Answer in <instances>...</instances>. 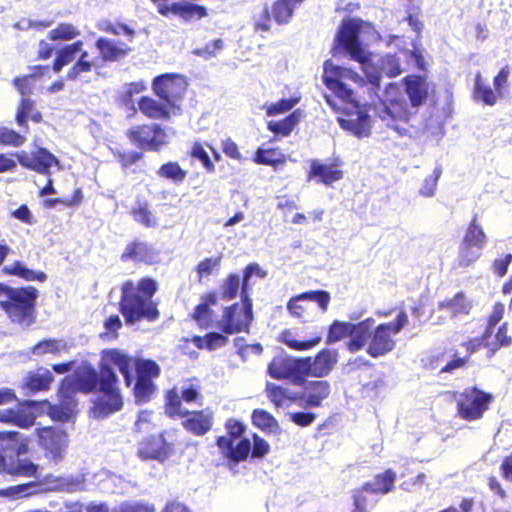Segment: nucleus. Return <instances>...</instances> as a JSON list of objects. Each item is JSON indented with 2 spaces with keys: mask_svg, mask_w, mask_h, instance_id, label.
I'll use <instances>...</instances> for the list:
<instances>
[{
  "mask_svg": "<svg viewBox=\"0 0 512 512\" xmlns=\"http://www.w3.org/2000/svg\"><path fill=\"white\" fill-rule=\"evenodd\" d=\"M311 174L313 176H318L321 179V182L325 185H330L335 181H338L342 178L343 173L341 170L333 169L330 166L313 162L311 165Z\"/></svg>",
  "mask_w": 512,
  "mask_h": 512,
  "instance_id": "40",
  "label": "nucleus"
},
{
  "mask_svg": "<svg viewBox=\"0 0 512 512\" xmlns=\"http://www.w3.org/2000/svg\"><path fill=\"white\" fill-rule=\"evenodd\" d=\"M461 242L480 250H483L486 246L487 236L483 230V227L478 223L476 215H474L468 227L466 228Z\"/></svg>",
  "mask_w": 512,
  "mask_h": 512,
  "instance_id": "29",
  "label": "nucleus"
},
{
  "mask_svg": "<svg viewBox=\"0 0 512 512\" xmlns=\"http://www.w3.org/2000/svg\"><path fill=\"white\" fill-rule=\"evenodd\" d=\"M284 155L274 149L259 148L254 157V162L257 164L276 166L284 163Z\"/></svg>",
  "mask_w": 512,
  "mask_h": 512,
  "instance_id": "44",
  "label": "nucleus"
},
{
  "mask_svg": "<svg viewBox=\"0 0 512 512\" xmlns=\"http://www.w3.org/2000/svg\"><path fill=\"white\" fill-rule=\"evenodd\" d=\"M157 9L163 16L173 14L186 21L194 18L200 19L207 14L204 7L192 3H172L168 5L165 2H160L157 5Z\"/></svg>",
  "mask_w": 512,
  "mask_h": 512,
  "instance_id": "21",
  "label": "nucleus"
},
{
  "mask_svg": "<svg viewBox=\"0 0 512 512\" xmlns=\"http://www.w3.org/2000/svg\"><path fill=\"white\" fill-rule=\"evenodd\" d=\"M439 308L441 310H447L452 317H456L462 314L468 315L472 304L462 292H459L452 299L442 301L439 304Z\"/></svg>",
  "mask_w": 512,
  "mask_h": 512,
  "instance_id": "31",
  "label": "nucleus"
},
{
  "mask_svg": "<svg viewBox=\"0 0 512 512\" xmlns=\"http://www.w3.org/2000/svg\"><path fill=\"white\" fill-rule=\"evenodd\" d=\"M83 42L76 41L70 45H67L63 49L59 50L57 53V57L54 61L53 70L58 73L60 70L67 64L71 63L76 54L82 51Z\"/></svg>",
  "mask_w": 512,
  "mask_h": 512,
  "instance_id": "37",
  "label": "nucleus"
},
{
  "mask_svg": "<svg viewBox=\"0 0 512 512\" xmlns=\"http://www.w3.org/2000/svg\"><path fill=\"white\" fill-rule=\"evenodd\" d=\"M158 174L161 177L173 179L175 181H182L186 176V173L176 162H169L162 165L158 171Z\"/></svg>",
  "mask_w": 512,
  "mask_h": 512,
  "instance_id": "55",
  "label": "nucleus"
},
{
  "mask_svg": "<svg viewBox=\"0 0 512 512\" xmlns=\"http://www.w3.org/2000/svg\"><path fill=\"white\" fill-rule=\"evenodd\" d=\"M138 105L140 111L150 118H169L170 112L167 110V107L163 104L158 103L156 100L152 98L142 97Z\"/></svg>",
  "mask_w": 512,
  "mask_h": 512,
  "instance_id": "36",
  "label": "nucleus"
},
{
  "mask_svg": "<svg viewBox=\"0 0 512 512\" xmlns=\"http://www.w3.org/2000/svg\"><path fill=\"white\" fill-rule=\"evenodd\" d=\"M88 52L83 51L79 60L73 65V67L69 70L67 77L70 80L76 79L83 72H89L92 68V63L87 60Z\"/></svg>",
  "mask_w": 512,
  "mask_h": 512,
  "instance_id": "56",
  "label": "nucleus"
},
{
  "mask_svg": "<svg viewBox=\"0 0 512 512\" xmlns=\"http://www.w3.org/2000/svg\"><path fill=\"white\" fill-rule=\"evenodd\" d=\"M496 343L491 345L487 340H484L486 343L485 345L487 347H490L491 354L495 353L496 350H498L500 347H507L510 346L512 343V338L507 335V323H504L497 331L496 336Z\"/></svg>",
  "mask_w": 512,
  "mask_h": 512,
  "instance_id": "58",
  "label": "nucleus"
},
{
  "mask_svg": "<svg viewBox=\"0 0 512 512\" xmlns=\"http://www.w3.org/2000/svg\"><path fill=\"white\" fill-rule=\"evenodd\" d=\"M73 409L70 405H53L49 408V416L60 422H67L71 419Z\"/></svg>",
  "mask_w": 512,
  "mask_h": 512,
  "instance_id": "64",
  "label": "nucleus"
},
{
  "mask_svg": "<svg viewBox=\"0 0 512 512\" xmlns=\"http://www.w3.org/2000/svg\"><path fill=\"white\" fill-rule=\"evenodd\" d=\"M128 136L139 148L152 151H158L168 143L166 132L158 124L134 127Z\"/></svg>",
  "mask_w": 512,
  "mask_h": 512,
  "instance_id": "14",
  "label": "nucleus"
},
{
  "mask_svg": "<svg viewBox=\"0 0 512 512\" xmlns=\"http://www.w3.org/2000/svg\"><path fill=\"white\" fill-rule=\"evenodd\" d=\"M442 174V168L440 165H437L434 170L433 174L425 177L421 188L419 189L418 193L420 196L431 198L435 195L438 180Z\"/></svg>",
  "mask_w": 512,
  "mask_h": 512,
  "instance_id": "46",
  "label": "nucleus"
},
{
  "mask_svg": "<svg viewBox=\"0 0 512 512\" xmlns=\"http://www.w3.org/2000/svg\"><path fill=\"white\" fill-rule=\"evenodd\" d=\"M390 325L380 324L372 332L367 353L378 358L392 351L396 345L395 340L391 337L392 331Z\"/></svg>",
  "mask_w": 512,
  "mask_h": 512,
  "instance_id": "17",
  "label": "nucleus"
},
{
  "mask_svg": "<svg viewBox=\"0 0 512 512\" xmlns=\"http://www.w3.org/2000/svg\"><path fill=\"white\" fill-rule=\"evenodd\" d=\"M227 435L217 439V445L221 453L233 462L244 460L251 450L250 440L241 438L245 426L237 420H229L226 423Z\"/></svg>",
  "mask_w": 512,
  "mask_h": 512,
  "instance_id": "9",
  "label": "nucleus"
},
{
  "mask_svg": "<svg viewBox=\"0 0 512 512\" xmlns=\"http://www.w3.org/2000/svg\"><path fill=\"white\" fill-rule=\"evenodd\" d=\"M80 31L72 24H59L55 29L49 32L50 40H71L76 38Z\"/></svg>",
  "mask_w": 512,
  "mask_h": 512,
  "instance_id": "50",
  "label": "nucleus"
},
{
  "mask_svg": "<svg viewBox=\"0 0 512 512\" xmlns=\"http://www.w3.org/2000/svg\"><path fill=\"white\" fill-rule=\"evenodd\" d=\"M504 315V305L500 302L496 303L488 320V326L483 334V340H487L493 333L494 327L500 322Z\"/></svg>",
  "mask_w": 512,
  "mask_h": 512,
  "instance_id": "60",
  "label": "nucleus"
},
{
  "mask_svg": "<svg viewBox=\"0 0 512 512\" xmlns=\"http://www.w3.org/2000/svg\"><path fill=\"white\" fill-rule=\"evenodd\" d=\"M352 331V323L335 320L329 327L327 342L335 343L349 337Z\"/></svg>",
  "mask_w": 512,
  "mask_h": 512,
  "instance_id": "42",
  "label": "nucleus"
},
{
  "mask_svg": "<svg viewBox=\"0 0 512 512\" xmlns=\"http://www.w3.org/2000/svg\"><path fill=\"white\" fill-rule=\"evenodd\" d=\"M330 395V384L325 380L308 382L299 397V405L308 407H319L323 400Z\"/></svg>",
  "mask_w": 512,
  "mask_h": 512,
  "instance_id": "20",
  "label": "nucleus"
},
{
  "mask_svg": "<svg viewBox=\"0 0 512 512\" xmlns=\"http://www.w3.org/2000/svg\"><path fill=\"white\" fill-rule=\"evenodd\" d=\"M4 470L16 476L38 477V465L27 458H10L9 461L4 460Z\"/></svg>",
  "mask_w": 512,
  "mask_h": 512,
  "instance_id": "25",
  "label": "nucleus"
},
{
  "mask_svg": "<svg viewBox=\"0 0 512 512\" xmlns=\"http://www.w3.org/2000/svg\"><path fill=\"white\" fill-rule=\"evenodd\" d=\"M191 156L195 159H198L208 172H214L215 165L201 144L195 143L193 145L191 149Z\"/></svg>",
  "mask_w": 512,
  "mask_h": 512,
  "instance_id": "63",
  "label": "nucleus"
},
{
  "mask_svg": "<svg viewBox=\"0 0 512 512\" xmlns=\"http://www.w3.org/2000/svg\"><path fill=\"white\" fill-rule=\"evenodd\" d=\"M137 379L152 380L160 374V368L156 362L152 360H138L135 362Z\"/></svg>",
  "mask_w": 512,
  "mask_h": 512,
  "instance_id": "45",
  "label": "nucleus"
},
{
  "mask_svg": "<svg viewBox=\"0 0 512 512\" xmlns=\"http://www.w3.org/2000/svg\"><path fill=\"white\" fill-rule=\"evenodd\" d=\"M396 480V473L391 469L377 474L372 481L363 485V489L371 493L387 494L392 491L394 482Z\"/></svg>",
  "mask_w": 512,
  "mask_h": 512,
  "instance_id": "27",
  "label": "nucleus"
},
{
  "mask_svg": "<svg viewBox=\"0 0 512 512\" xmlns=\"http://www.w3.org/2000/svg\"><path fill=\"white\" fill-rule=\"evenodd\" d=\"M172 452L171 444L167 443L163 435L151 436L140 443L138 455L142 459H155L164 461Z\"/></svg>",
  "mask_w": 512,
  "mask_h": 512,
  "instance_id": "19",
  "label": "nucleus"
},
{
  "mask_svg": "<svg viewBox=\"0 0 512 512\" xmlns=\"http://www.w3.org/2000/svg\"><path fill=\"white\" fill-rule=\"evenodd\" d=\"M53 374L46 368H39L30 373L26 380V386L31 391L46 390L53 381Z\"/></svg>",
  "mask_w": 512,
  "mask_h": 512,
  "instance_id": "34",
  "label": "nucleus"
},
{
  "mask_svg": "<svg viewBox=\"0 0 512 512\" xmlns=\"http://www.w3.org/2000/svg\"><path fill=\"white\" fill-rule=\"evenodd\" d=\"M357 75L348 68L335 65L331 60L324 63L323 82L345 107L339 106L329 95H325L327 104L335 111L345 110L346 117H338V123L346 131L358 138L367 137L371 131V119L367 111L355 102L353 91L345 80L354 79Z\"/></svg>",
  "mask_w": 512,
  "mask_h": 512,
  "instance_id": "1",
  "label": "nucleus"
},
{
  "mask_svg": "<svg viewBox=\"0 0 512 512\" xmlns=\"http://www.w3.org/2000/svg\"><path fill=\"white\" fill-rule=\"evenodd\" d=\"M303 0H279L272 8V15L278 24H286L289 22L295 8Z\"/></svg>",
  "mask_w": 512,
  "mask_h": 512,
  "instance_id": "35",
  "label": "nucleus"
},
{
  "mask_svg": "<svg viewBox=\"0 0 512 512\" xmlns=\"http://www.w3.org/2000/svg\"><path fill=\"white\" fill-rule=\"evenodd\" d=\"M194 344L200 348H206L208 350H215L226 344L227 338L219 333H210L205 338L195 337L193 339Z\"/></svg>",
  "mask_w": 512,
  "mask_h": 512,
  "instance_id": "47",
  "label": "nucleus"
},
{
  "mask_svg": "<svg viewBox=\"0 0 512 512\" xmlns=\"http://www.w3.org/2000/svg\"><path fill=\"white\" fill-rule=\"evenodd\" d=\"M375 320L373 318H367L358 323H352V331L350 339L346 344L347 349L351 353H355L361 350L368 342L371 337L372 328Z\"/></svg>",
  "mask_w": 512,
  "mask_h": 512,
  "instance_id": "23",
  "label": "nucleus"
},
{
  "mask_svg": "<svg viewBox=\"0 0 512 512\" xmlns=\"http://www.w3.org/2000/svg\"><path fill=\"white\" fill-rule=\"evenodd\" d=\"M38 290L32 286L12 288L0 283V307L9 319L27 328L35 322V304Z\"/></svg>",
  "mask_w": 512,
  "mask_h": 512,
  "instance_id": "4",
  "label": "nucleus"
},
{
  "mask_svg": "<svg viewBox=\"0 0 512 512\" xmlns=\"http://www.w3.org/2000/svg\"><path fill=\"white\" fill-rule=\"evenodd\" d=\"M300 101L299 97H292L289 99H281L276 103H272L266 107L268 116H275L287 111H290Z\"/></svg>",
  "mask_w": 512,
  "mask_h": 512,
  "instance_id": "54",
  "label": "nucleus"
},
{
  "mask_svg": "<svg viewBox=\"0 0 512 512\" xmlns=\"http://www.w3.org/2000/svg\"><path fill=\"white\" fill-rule=\"evenodd\" d=\"M1 272L5 275L17 276L26 281H40L44 282L47 275L42 271H34L25 266L21 261H15L12 264L5 265Z\"/></svg>",
  "mask_w": 512,
  "mask_h": 512,
  "instance_id": "28",
  "label": "nucleus"
},
{
  "mask_svg": "<svg viewBox=\"0 0 512 512\" xmlns=\"http://www.w3.org/2000/svg\"><path fill=\"white\" fill-rule=\"evenodd\" d=\"M481 253L482 250L461 242L459 245L458 256L454 262V267L466 268L470 266L480 258Z\"/></svg>",
  "mask_w": 512,
  "mask_h": 512,
  "instance_id": "38",
  "label": "nucleus"
},
{
  "mask_svg": "<svg viewBox=\"0 0 512 512\" xmlns=\"http://www.w3.org/2000/svg\"><path fill=\"white\" fill-rule=\"evenodd\" d=\"M34 102L28 98H22L17 110L16 121L19 126L27 128V119L33 111Z\"/></svg>",
  "mask_w": 512,
  "mask_h": 512,
  "instance_id": "62",
  "label": "nucleus"
},
{
  "mask_svg": "<svg viewBox=\"0 0 512 512\" xmlns=\"http://www.w3.org/2000/svg\"><path fill=\"white\" fill-rule=\"evenodd\" d=\"M158 258V252L149 243L143 241H134L128 244L121 255L122 261H139L144 263H154Z\"/></svg>",
  "mask_w": 512,
  "mask_h": 512,
  "instance_id": "22",
  "label": "nucleus"
},
{
  "mask_svg": "<svg viewBox=\"0 0 512 512\" xmlns=\"http://www.w3.org/2000/svg\"><path fill=\"white\" fill-rule=\"evenodd\" d=\"M35 415L23 409L0 410V422L17 425L20 428H28L35 423Z\"/></svg>",
  "mask_w": 512,
  "mask_h": 512,
  "instance_id": "26",
  "label": "nucleus"
},
{
  "mask_svg": "<svg viewBox=\"0 0 512 512\" xmlns=\"http://www.w3.org/2000/svg\"><path fill=\"white\" fill-rule=\"evenodd\" d=\"M121 312L129 324H134L141 319L153 321L159 313L152 300L142 297L136 291L132 282L128 281L122 286Z\"/></svg>",
  "mask_w": 512,
  "mask_h": 512,
  "instance_id": "7",
  "label": "nucleus"
},
{
  "mask_svg": "<svg viewBox=\"0 0 512 512\" xmlns=\"http://www.w3.org/2000/svg\"><path fill=\"white\" fill-rule=\"evenodd\" d=\"M457 415L465 421H476L483 417L493 396L476 387L466 388L454 395Z\"/></svg>",
  "mask_w": 512,
  "mask_h": 512,
  "instance_id": "8",
  "label": "nucleus"
},
{
  "mask_svg": "<svg viewBox=\"0 0 512 512\" xmlns=\"http://www.w3.org/2000/svg\"><path fill=\"white\" fill-rule=\"evenodd\" d=\"M153 504L145 501L124 502L112 509V512H155Z\"/></svg>",
  "mask_w": 512,
  "mask_h": 512,
  "instance_id": "53",
  "label": "nucleus"
},
{
  "mask_svg": "<svg viewBox=\"0 0 512 512\" xmlns=\"http://www.w3.org/2000/svg\"><path fill=\"white\" fill-rule=\"evenodd\" d=\"M305 368L302 358L274 357L268 366V373L275 379L293 378L295 383L303 380L302 370Z\"/></svg>",
  "mask_w": 512,
  "mask_h": 512,
  "instance_id": "16",
  "label": "nucleus"
},
{
  "mask_svg": "<svg viewBox=\"0 0 512 512\" xmlns=\"http://www.w3.org/2000/svg\"><path fill=\"white\" fill-rule=\"evenodd\" d=\"M95 45L104 61H118L131 50L124 42L103 37H100Z\"/></svg>",
  "mask_w": 512,
  "mask_h": 512,
  "instance_id": "24",
  "label": "nucleus"
},
{
  "mask_svg": "<svg viewBox=\"0 0 512 512\" xmlns=\"http://www.w3.org/2000/svg\"><path fill=\"white\" fill-rule=\"evenodd\" d=\"M186 89L185 78L177 74H164L156 77L153 81L155 94L166 101L173 113H176L175 110H180L177 102L183 97Z\"/></svg>",
  "mask_w": 512,
  "mask_h": 512,
  "instance_id": "12",
  "label": "nucleus"
},
{
  "mask_svg": "<svg viewBox=\"0 0 512 512\" xmlns=\"http://www.w3.org/2000/svg\"><path fill=\"white\" fill-rule=\"evenodd\" d=\"M133 360L123 351L105 350L100 363V396L94 400V415L104 418L122 408L123 402L116 387L118 377L111 365L116 366L123 375L126 385L132 381L131 368Z\"/></svg>",
  "mask_w": 512,
  "mask_h": 512,
  "instance_id": "2",
  "label": "nucleus"
},
{
  "mask_svg": "<svg viewBox=\"0 0 512 512\" xmlns=\"http://www.w3.org/2000/svg\"><path fill=\"white\" fill-rule=\"evenodd\" d=\"M35 487V484L30 482L27 484H20L15 486H10L5 489L0 490V496L11 497V498H19L23 496H27L31 494V489Z\"/></svg>",
  "mask_w": 512,
  "mask_h": 512,
  "instance_id": "57",
  "label": "nucleus"
},
{
  "mask_svg": "<svg viewBox=\"0 0 512 512\" xmlns=\"http://www.w3.org/2000/svg\"><path fill=\"white\" fill-rule=\"evenodd\" d=\"M211 416L204 412H193L184 422L187 430L196 435H203L211 428Z\"/></svg>",
  "mask_w": 512,
  "mask_h": 512,
  "instance_id": "32",
  "label": "nucleus"
},
{
  "mask_svg": "<svg viewBox=\"0 0 512 512\" xmlns=\"http://www.w3.org/2000/svg\"><path fill=\"white\" fill-rule=\"evenodd\" d=\"M330 294L324 290L308 291L292 297L287 303L288 311L297 318H303L305 307L300 302L309 300L318 304L323 312L328 308L330 302Z\"/></svg>",
  "mask_w": 512,
  "mask_h": 512,
  "instance_id": "18",
  "label": "nucleus"
},
{
  "mask_svg": "<svg viewBox=\"0 0 512 512\" xmlns=\"http://www.w3.org/2000/svg\"><path fill=\"white\" fill-rule=\"evenodd\" d=\"M66 348V343L59 339H45L38 342L31 348V352L36 356L45 354H58Z\"/></svg>",
  "mask_w": 512,
  "mask_h": 512,
  "instance_id": "41",
  "label": "nucleus"
},
{
  "mask_svg": "<svg viewBox=\"0 0 512 512\" xmlns=\"http://www.w3.org/2000/svg\"><path fill=\"white\" fill-rule=\"evenodd\" d=\"M181 398L178 392L173 389L167 393L166 396V414L170 417H185L189 414L188 410L184 409L181 404Z\"/></svg>",
  "mask_w": 512,
  "mask_h": 512,
  "instance_id": "43",
  "label": "nucleus"
},
{
  "mask_svg": "<svg viewBox=\"0 0 512 512\" xmlns=\"http://www.w3.org/2000/svg\"><path fill=\"white\" fill-rule=\"evenodd\" d=\"M253 274L260 277H265V272H262L258 264H249L243 275L241 285V298L243 305L239 306L237 303L228 307L224 311V315L220 321L221 329L228 334H234L240 331H247L253 319L252 313V300L248 296V283Z\"/></svg>",
  "mask_w": 512,
  "mask_h": 512,
  "instance_id": "6",
  "label": "nucleus"
},
{
  "mask_svg": "<svg viewBox=\"0 0 512 512\" xmlns=\"http://www.w3.org/2000/svg\"><path fill=\"white\" fill-rule=\"evenodd\" d=\"M475 97L487 105H494L497 100L493 90L489 86L482 84L479 78L475 84Z\"/></svg>",
  "mask_w": 512,
  "mask_h": 512,
  "instance_id": "59",
  "label": "nucleus"
},
{
  "mask_svg": "<svg viewBox=\"0 0 512 512\" xmlns=\"http://www.w3.org/2000/svg\"><path fill=\"white\" fill-rule=\"evenodd\" d=\"M336 40L352 59L364 64L368 57L363 42L382 41L383 38L370 23L358 18H349L343 20Z\"/></svg>",
  "mask_w": 512,
  "mask_h": 512,
  "instance_id": "5",
  "label": "nucleus"
},
{
  "mask_svg": "<svg viewBox=\"0 0 512 512\" xmlns=\"http://www.w3.org/2000/svg\"><path fill=\"white\" fill-rule=\"evenodd\" d=\"M97 385L100 386V372L90 366H84L63 380L60 392L64 395L75 392L90 393Z\"/></svg>",
  "mask_w": 512,
  "mask_h": 512,
  "instance_id": "13",
  "label": "nucleus"
},
{
  "mask_svg": "<svg viewBox=\"0 0 512 512\" xmlns=\"http://www.w3.org/2000/svg\"><path fill=\"white\" fill-rule=\"evenodd\" d=\"M404 83L411 109L404 100L383 101L376 107L379 119L400 136L408 133L409 122L416 109L426 101L429 92V84L422 76L409 75L404 78Z\"/></svg>",
  "mask_w": 512,
  "mask_h": 512,
  "instance_id": "3",
  "label": "nucleus"
},
{
  "mask_svg": "<svg viewBox=\"0 0 512 512\" xmlns=\"http://www.w3.org/2000/svg\"><path fill=\"white\" fill-rule=\"evenodd\" d=\"M240 288V276L230 274L221 286V297L226 300L233 299Z\"/></svg>",
  "mask_w": 512,
  "mask_h": 512,
  "instance_id": "52",
  "label": "nucleus"
},
{
  "mask_svg": "<svg viewBox=\"0 0 512 512\" xmlns=\"http://www.w3.org/2000/svg\"><path fill=\"white\" fill-rule=\"evenodd\" d=\"M26 141L25 136L4 126H0V144L19 147Z\"/></svg>",
  "mask_w": 512,
  "mask_h": 512,
  "instance_id": "51",
  "label": "nucleus"
},
{
  "mask_svg": "<svg viewBox=\"0 0 512 512\" xmlns=\"http://www.w3.org/2000/svg\"><path fill=\"white\" fill-rule=\"evenodd\" d=\"M338 361V353L335 350L323 349L314 358H302L305 368L302 370L303 380L306 376L322 378L327 376Z\"/></svg>",
  "mask_w": 512,
  "mask_h": 512,
  "instance_id": "15",
  "label": "nucleus"
},
{
  "mask_svg": "<svg viewBox=\"0 0 512 512\" xmlns=\"http://www.w3.org/2000/svg\"><path fill=\"white\" fill-rule=\"evenodd\" d=\"M15 156L23 167L48 176L47 184L41 189L40 196L56 194L50 177V168L53 165H59V160L52 153L45 148H39L33 153L20 151Z\"/></svg>",
  "mask_w": 512,
  "mask_h": 512,
  "instance_id": "11",
  "label": "nucleus"
},
{
  "mask_svg": "<svg viewBox=\"0 0 512 512\" xmlns=\"http://www.w3.org/2000/svg\"><path fill=\"white\" fill-rule=\"evenodd\" d=\"M303 116V111L297 109L281 121H270L268 123V129L275 134L288 136L295 128V126L300 122Z\"/></svg>",
  "mask_w": 512,
  "mask_h": 512,
  "instance_id": "30",
  "label": "nucleus"
},
{
  "mask_svg": "<svg viewBox=\"0 0 512 512\" xmlns=\"http://www.w3.org/2000/svg\"><path fill=\"white\" fill-rule=\"evenodd\" d=\"M132 215L136 222L145 227L155 228L158 226L157 217L151 212L146 202H138L132 208Z\"/></svg>",
  "mask_w": 512,
  "mask_h": 512,
  "instance_id": "39",
  "label": "nucleus"
},
{
  "mask_svg": "<svg viewBox=\"0 0 512 512\" xmlns=\"http://www.w3.org/2000/svg\"><path fill=\"white\" fill-rule=\"evenodd\" d=\"M37 443L44 451V456L54 463L61 462L69 446V437L65 430L58 427H41L36 429Z\"/></svg>",
  "mask_w": 512,
  "mask_h": 512,
  "instance_id": "10",
  "label": "nucleus"
},
{
  "mask_svg": "<svg viewBox=\"0 0 512 512\" xmlns=\"http://www.w3.org/2000/svg\"><path fill=\"white\" fill-rule=\"evenodd\" d=\"M155 392V384L152 380L137 379L134 386V396L136 402L146 403Z\"/></svg>",
  "mask_w": 512,
  "mask_h": 512,
  "instance_id": "48",
  "label": "nucleus"
},
{
  "mask_svg": "<svg viewBox=\"0 0 512 512\" xmlns=\"http://www.w3.org/2000/svg\"><path fill=\"white\" fill-rule=\"evenodd\" d=\"M379 69L388 77H396L402 73L399 59L392 54H387L379 60Z\"/></svg>",
  "mask_w": 512,
  "mask_h": 512,
  "instance_id": "49",
  "label": "nucleus"
},
{
  "mask_svg": "<svg viewBox=\"0 0 512 512\" xmlns=\"http://www.w3.org/2000/svg\"><path fill=\"white\" fill-rule=\"evenodd\" d=\"M365 492L367 491L363 489V486L353 491V512H368L372 507V503L368 501Z\"/></svg>",
  "mask_w": 512,
  "mask_h": 512,
  "instance_id": "61",
  "label": "nucleus"
},
{
  "mask_svg": "<svg viewBox=\"0 0 512 512\" xmlns=\"http://www.w3.org/2000/svg\"><path fill=\"white\" fill-rule=\"evenodd\" d=\"M252 422L266 433H280V426L277 420L265 410L255 409L252 413Z\"/></svg>",
  "mask_w": 512,
  "mask_h": 512,
  "instance_id": "33",
  "label": "nucleus"
}]
</instances>
